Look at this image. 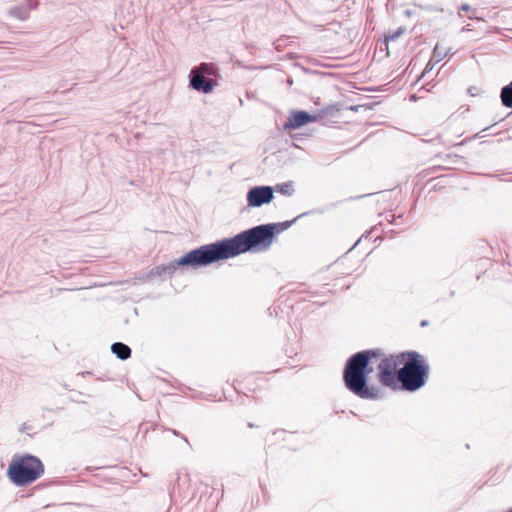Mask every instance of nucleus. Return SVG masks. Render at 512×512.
Masks as SVG:
<instances>
[{"mask_svg": "<svg viewBox=\"0 0 512 512\" xmlns=\"http://www.w3.org/2000/svg\"><path fill=\"white\" fill-rule=\"evenodd\" d=\"M273 236V225H261L243 232L234 238L192 250L168 266L156 267L152 270V273L157 275L163 273L171 274L179 266H206L213 262L244 253L253 247L263 246L267 248L272 243Z\"/></svg>", "mask_w": 512, "mask_h": 512, "instance_id": "nucleus-1", "label": "nucleus"}, {"mask_svg": "<svg viewBox=\"0 0 512 512\" xmlns=\"http://www.w3.org/2000/svg\"><path fill=\"white\" fill-rule=\"evenodd\" d=\"M394 364L402 365L396 372L402 390L415 392L425 386L430 367L422 354L416 351L402 352L396 355Z\"/></svg>", "mask_w": 512, "mask_h": 512, "instance_id": "nucleus-2", "label": "nucleus"}, {"mask_svg": "<svg viewBox=\"0 0 512 512\" xmlns=\"http://www.w3.org/2000/svg\"><path fill=\"white\" fill-rule=\"evenodd\" d=\"M374 353L370 351L359 352L347 362L344 371V381L347 388L361 398H374V389L367 386V375L373 371L372 358Z\"/></svg>", "mask_w": 512, "mask_h": 512, "instance_id": "nucleus-3", "label": "nucleus"}, {"mask_svg": "<svg viewBox=\"0 0 512 512\" xmlns=\"http://www.w3.org/2000/svg\"><path fill=\"white\" fill-rule=\"evenodd\" d=\"M43 465L33 456L14 458L8 468V476L16 485H27L41 476Z\"/></svg>", "mask_w": 512, "mask_h": 512, "instance_id": "nucleus-4", "label": "nucleus"}, {"mask_svg": "<svg viewBox=\"0 0 512 512\" xmlns=\"http://www.w3.org/2000/svg\"><path fill=\"white\" fill-rule=\"evenodd\" d=\"M274 199V188L270 186H255L247 193L249 207H260L269 204Z\"/></svg>", "mask_w": 512, "mask_h": 512, "instance_id": "nucleus-5", "label": "nucleus"}, {"mask_svg": "<svg viewBox=\"0 0 512 512\" xmlns=\"http://www.w3.org/2000/svg\"><path fill=\"white\" fill-rule=\"evenodd\" d=\"M190 85L194 90L201 91L205 94L210 93L213 89L212 80L200 73H197L194 69L190 72Z\"/></svg>", "mask_w": 512, "mask_h": 512, "instance_id": "nucleus-6", "label": "nucleus"}, {"mask_svg": "<svg viewBox=\"0 0 512 512\" xmlns=\"http://www.w3.org/2000/svg\"><path fill=\"white\" fill-rule=\"evenodd\" d=\"M316 117L304 111H294L291 113L288 122L285 124L287 129H297L307 123L316 121Z\"/></svg>", "mask_w": 512, "mask_h": 512, "instance_id": "nucleus-7", "label": "nucleus"}, {"mask_svg": "<svg viewBox=\"0 0 512 512\" xmlns=\"http://www.w3.org/2000/svg\"><path fill=\"white\" fill-rule=\"evenodd\" d=\"M452 53L451 48L442 49L439 45H436L433 50V55L429 63L427 64L424 74L433 69V62L438 63L443 60L448 54Z\"/></svg>", "mask_w": 512, "mask_h": 512, "instance_id": "nucleus-8", "label": "nucleus"}, {"mask_svg": "<svg viewBox=\"0 0 512 512\" xmlns=\"http://www.w3.org/2000/svg\"><path fill=\"white\" fill-rule=\"evenodd\" d=\"M111 350L122 360L129 358L131 354L130 348L123 343H114Z\"/></svg>", "mask_w": 512, "mask_h": 512, "instance_id": "nucleus-9", "label": "nucleus"}, {"mask_svg": "<svg viewBox=\"0 0 512 512\" xmlns=\"http://www.w3.org/2000/svg\"><path fill=\"white\" fill-rule=\"evenodd\" d=\"M501 100L505 107H512V81L502 88Z\"/></svg>", "mask_w": 512, "mask_h": 512, "instance_id": "nucleus-10", "label": "nucleus"}, {"mask_svg": "<svg viewBox=\"0 0 512 512\" xmlns=\"http://www.w3.org/2000/svg\"><path fill=\"white\" fill-rule=\"evenodd\" d=\"M197 73H200L206 77L215 75V68L212 64L202 63L201 65L194 67Z\"/></svg>", "mask_w": 512, "mask_h": 512, "instance_id": "nucleus-11", "label": "nucleus"}, {"mask_svg": "<svg viewBox=\"0 0 512 512\" xmlns=\"http://www.w3.org/2000/svg\"><path fill=\"white\" fill-rule=\"evenodd\" d=\"M274 191L279 192L283 195L290 196L294 192V187L292 182L282 183L275 186Z\"/></svg>", "mask_w": 512, "mask_h": 512, "instance_id": "nucleus-12", "label": "nucleus"}, {"mask_svg": "<svg viewBox=\"0 0 512 512\" xmlns=\"http://www.w3.org/2000/svg\"><path fill=\"white\" fill-rule=\"evenodd\" d=\"M469 9H470V6L468 4H463L461 6V10H463V11H468Z\"/></svg>", "mask_w": 512, "mask_h": 512, "instance_id": "nucleus-13", "label": "nucleus"}, {"mask_svg": "<svg viewBox=\"0 0 512 512\" xmlns=\"http://www.w3.org/2000/svg\"><path fill=\"white\" fill-rule=\"evenodd\" d=\"M427 324H428V323H427V321H425V320L421 322V326H426Z\"/></svg>", "mask_w": 512, "mask_h": 512, "instance_id": "nucleus-14", "label": "nucleus"}, {"mask_svg": "<svg viewBox=\"0 0 512 512\" xmlns=\"http://www.w3.org/2000/svg\"><path fill=\"white\" fill-rule=\"evenodd\" d=\"M389 374H390V372L386 369V372H385L386 377H387ZM387 384H388V383L386 382V385H387Z\"/></svg>", "mask_w": 512, "mask_h": 512, "instance_id": "nucleus-15", "label": "nucleus"}, {"mask_svg": "<svg viewBox=\"0 0 512 512\" xmlns=\"http://www.w3.org/2000/svg\"><path fill=\"white\" fill-rule=\"evenodd\" d=\"M380 375H381V376H384V370H382V371L380 372Z\"/></svg>", "mask_w": 512, "mask_h": 512, "instance_id": "nucleus-16", "label": "nucleus"}, {"mask_svg": "<svg viewBox=\"0 0 512 512\" xmlns=\"http://www.w3.org/2000/svg\"><path fill=\"white\" fill-rule=\"evenodd\" d=\"M508 512H512V510H509Z\"/></svg>", "mask_w": 512, "mask_h": 512, "instance_id": "nucleus-17", "label": "nucleus"}]
</instances>
